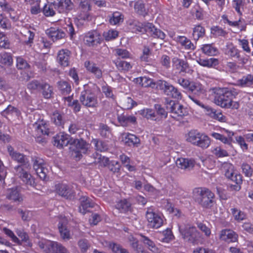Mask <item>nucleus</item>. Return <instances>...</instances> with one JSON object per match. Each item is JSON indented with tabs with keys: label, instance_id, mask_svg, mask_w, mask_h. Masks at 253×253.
Instances as JSON below:
<instances>
[{
	"label": "nucleus",
	"instance_id": "nucleus-1",
	"mask_svg": "<svg viewBox=\"0 0 253 253\" xmlns=\"http://www.w3.org/2000/svg\"><path fill=\"white\" fill-rule=\"evenodd\" d=\"M7 151L11 158L20 164V165L14 168L16 174L27 185H30L33 187H35V178L29 172L31 169V166L26 156L15 151L13 148L10 145L7 146Z\"/></svg>",
	"mask_w": 253,
	"mask_h": 253
},
{
	"label": "nucleus",
	"instance_id": "nucleus-2",
	"mask_svg": "<svg viewBox=\"0 0 253 253\" xmlns=\"http://www.w3.org/2000/svg\"><path fill=\"white\" fill-rule=\"evenodd\" d=\"M238 94L236 89L219 88L214 91V102L223 108L238 109L240 107L239 102L233 100Z\"/></svg>",
	"mask_w": 253,
	"mask_h": 253
},
{
	"label": "nucleus",
	"instance_id": "nucleus-3",
	"mask_svg": "<svg viewBox=\"0 0 253 253\" xmlns=\"http://www.w3.org/2000/svg\"><path fill=\"white\" fill-rule=\"evenodd\" d=\"M100 93V89L96 84L85 86L81 92L80 101L85 107H95L97 105V96Z\"/></svg>",
	"mask_w": 253,
	"mask_h": 253
},
{
	"label": "nucleus",
	"instance_id": "nucleus-4",
	"mask_svg": "<svg viewBox=\"0 0 253 253\" xmlns=\"http://www.w3.org/2000/svg\"><path fill=\"white\" fill-rule=\"evenodd\" d=\"M196 201L203 208L211 209L213 205L214 194L206 187H198L195 190Z\"/></svg>",
	"mask_w": 253,
	"mask_h": 253
},
{
	"label": "nucleus",
	"instance_id": "nucleus-5",
	"mask_svg": "<svg viewBox=\"0 0 253 253\" xmlns=\"http://www.w3.org/2000/svg\"><path fill=\"white\" fill-rule=\"evenodd\" d=\"M92 0H80L79 5V12L77 16V19L83 24L84 22L91 21L92 14L91 13Z\"/></svg>",
	"mask_w": 253,
	"mask_h": 253
},
{
	"label": "nucleus",
	"instance_id": "nucleus-6",
	"mask_svg": "<svg viewBox=\"0 0 253 253\" xmlns=\"http://www.w3.org/2000/svg\"><path fill=\"white\" fill-rule=\"evenodd\" d=\"M38 245L45 253H70L61 243L50 240L39 242Z\"/></svg>",
	"mask_w": 253,
	"mask_h": 253
},
{
	"label": "nucleus",
	"instance_id": "nucleus-7",
	"mask_svg": "<svg viewBox=\"0 0 253 253\" xmlns=\"http://www.w3.org/2000/svg\"><path fill=\"white\" fill-rule=\"evenodd\" d=\"M158 89L163 91L167 96L177 100L182 98V94L179 90L170 83L163 80H158Z\"/></svg>",
	"mask_w": 253,
	"mask_h": 253
},
{
	"label": "nucleus",
	"instance_id": "nucleus-8",
	"mask_svg": "<svg viewBox=\"0 0 253 253\" xmlns=\"http://www.w3.org/2000/svg\"><path fill=\"white\" fill-rule=\"evenodd\" d=\"M179 231L183 239L188 242L195 244L199 240L200 233L195 226L189 224L181 225L178 227Z\"/></svg>",
	"mask_w": 253,
	"mask_h": 253
},
{
	"label": "nucleus",
	"instance_id": "nucleus-9",
	"mask_svg": "<svg viewBox=\"0 0 253 253\" xmlns=\"http://www.w3.org/2000/svg\"><path fill=\"white\" fill-rule=\"evenodd\" d=\"M167 108L171 113V117L177 121H180L183 117L188 115V112L187 108L178 102L170 100Z\"/></svg>",
	"mask_w": 253,
	"mask_h": 253
},
{
	"label": "nucleus",
	"instance_id": "nucleus-10",
	"mask_svg": "<svg viewBox=\"0 0 253 253\" xmlns=\"http://www.w3.org/2000/svg\"><path fill=\"white\" fill-rule=\"evenodd\" d=\"M146 218L149 228L158 229L163 224V219L162 216L155 212L154 210L151 207L147 209Z\"/></svg>",
	"mask_w": 253,
	"mask_h": 253
},
{
	"label": "nucleus",
	"instance_id": "nucleus-11",
	"mask_svg": "<svg viewBox=\"0 0 253 253\" xmlns=\"http://www.w3.org/2000/svg\"><path fill=\"white\" fill-rule=\"evenodd\" d=\"M71 145L74 146L75 148L73 149L74 157L77 160H80L82 157V154L87 153L89 144L83 139H75L71 142Z\"/></svg>",
	"mask_w": 253,
	"mask_h": 253
},
{
	"label": "nucleus",
	"instance_id": "nucleus-12",
	"mask_svg": "<svg viewBox=\"0 0 253 253\" xmlns=\"http://www.w3.org/2000/svg\"><path fill=\"white\" fill-rule=\"evenodd\" d=\"M33 168L37 174L42 180H46L47 169L44 167V162L42 159L38 157L33 158Z\"/></svg>",
	"mask_w": 253,
	"mask_h": 253
},
{
	"label": "nucleus",
	"instance_id": "nucleus-13",
	"mask_svg": "<svg viewBox=\"0 0 253 253\" xmlns=\"http://www.w3.org/2000/svg\"><path fill=\"white\" fill-rule=\"evenodd\" d=\"M84 40L87 46L93 47L100 44L102 39L101 35L97 31L92 30L85 35Z\"/></svg>",
	"mask_w": 253,
	"mask_h": 253
},
{
	"label": "nucleus",
	"instance_id": "nucleus-14",
	"mask_svg": "<svg viewBox=\"0 0 253 253\" xmlns=\"http://www.w3.org/2000/svg\"><path fill=\"white\" fill-rule=\"evenodd\" d=\"M225 175L228 179H230L235 183V185L231 184V188L235 191H239L241 189L240 185L243 182L242 175L232 169H227Z\"/></svg>",
	"mask_w": 253,
	"mask_h": 253
},
{
	"label": "nucleus",
	"instance_id": "nucleus-15",
	"mask_svg": "<svg viewBox=\"0 0 253 253\" xmlns=\"http://www.w3.org/2000/svg\"><path fill=\"white\" fill-rule=\"evenodd\" d=\"M172 65L174 69L179 71L180 73H189L192 71L186 60L178 58L176 57L172 59Z\"/></svg>",
	"mask_w": 253,
	"mask_h": 253
},
{
	"label": "nucleus",
	"instance_id": "nucleus-16",
	"mask_svg": "<svg viewBox=\"0 0 253 253\" xmlns=\"http://www.w3.org/2000/svg\"><path fill=\"white\" fill-rule=\"evenodd\" d=\"M71 142H72V140L70 139L69 135L64 132H60L53 137L52 143L57 148H62L69 143L71 144Z\"/></svg>",
	"mask_w": 253,
	"mask_h": 253
},
{
	"label": "nucleus",
	"instance_id": "nucleus-17",
	"mask_svg": "<svg viewBox=\"0 0 253 253\" xmlns=\"http://www.w3.org/2000/svg\"><path fill=\"white\" fill-rule=\"evenodd\" d=\"M219 238L220 240L227 243L238 242V235L231 229H222L219 234Z\"/></svg>",
	"mask_w": 253,
	"mask_h": 253
},
{
	"label": "nucleus",
	"instance_id": "nucleus-18",
	"mask_svg": "<svg viewBox=\"0 0 253 253\" xmlns=\"http://www.w3.org/2000/svg\"><path fill=\"white\" fill-rule=\"evenodd\" d=\"M59 219L58 227L61 237L63 240H69L71 237L70 231L67 228V225L68 223V219L65 216H60L59 217Z\"/></svg>",
	"mask_w": 253,
	"mask_h": 253
},
{
	"label": "nucleus",
	"instance_id": "nucleus-19",
	"mask_svg": "<svg viewBox=\"0 0 253 253\" xmlns=\"http://www.w3.org/2000/svg\"><path fill=\"white\" fill-rule=\"evenodd\" d=\"M71 51L67 49H62L58 52L57 61L62 66L67 67L69 65Z\"/></svg>",
	"mask_w": 253,
	"mask_h": 253
},
{
	"label": "nucleus",
	"instance_id": "nucleus-20",
	"mask_svg": "<svg viewBox=\"0 0 253 253\" xmlns=\"http://www.w3.org/2000/svg\"><path fill=\"white\" fill-rule=\"evenodd\" d=\"M135 82L144 87H151L158 89V80L155 82L153 79L146 77H140L134 79Z\"/></svg>",
	"mask_w": 253,
	"mask_h": 253
},
{
	"label": "nucleus",
	"instance_id": "nucleus-21",
	"mask_svg": "<svg viewBox=\"0 0 253 253\" xmlns=\"http://www.w3.org/2000/svg\"><path fill=\"white\" fill-rule=\"evenodd\" d=\"M55 189L56 193L67 199H71L74 196V193L67 184H57L55 186Z\"/></svg>",
	"mask_w": 253,
	"mask_h": 253
},
{
	"label": "nucleus",
	"instance_id": "nucleus-22",
	"mask_svg": "<svg viewBox=\"0 0 253 253\" xmlns=\"http://www.w3.org/2000/svg\"><path fill=\"white\" fill-rule=\"evenodd\" d=\"M205 112L207 115L212 119L221 122H225L226 117L224 116L220 110H216L209 106L205 107Z\"/></svg>",
	"mask_w": 253,
	"mask_h": 253
},
{
	"label": "nucleus",
	"instance_id": "nucleus-23",
	"mask_svg": "<svg viewBox=\"0 0 253 253\" xmlns=\"http://www.w3.org/2000/svg\"><path fill=\"white\" fill-rule=\"evenodd\" d=\"M84 67L87 72L93 74L97 79L102 77V70L96 63L90 61H86L84 62Z\"/></svg>",
	"mask_w": 253,
	"mask_h": 253
},
{
	"label": "nucleus",
	"instance_id": "nucleus-24",
	"mask_svg": "<svg viewBox=\"0 0 253 253\" xmlns=\"http://www.w3.org/2000/svg\"><path fill=\"white\" fill-rule=\"evenodd\" d=\"M34 37L35 33L29 29H24L20 32V39L21 42L30 46L33 43Z\"/></svg>",
	"mask_w": 253,
	"mask_h": 253
},
{
	"label": "nucleus",
	"instance_id": "nucleus-25",
	"mask_svg": "<svg viewBox=\"0 0 253 253\" xmlns=\"http://www.w3.org/2000/svg\"><path fill=\"white\" fill-rule=\"evenodd\" d=\"M195 164L193 159L179 158L176 161L177 167L183 169L190 170L194 167Z\"/></svg>",
	"mask_w": 253,
	"mask_h": 253
},
{
	"label": "nucleus",
	"instance_id": "nucleus-26",
	"mask_svg": "<svg viewBox=\"0 0 253 253\" xmlns=\"http://www.w3.org/2000/svg\"><path fill=\"white\" fill-rule=\"evenodd\" d=\"M47 34L53 42L61 39L65 37V33L57 27H50L47 30Z\"/></svg>",
	"mask_w": 253,
	"mask_h": 253
},
{
	"label": "nucleus",
	"instance_id": "nucleus-27",
	"mask_svg": "<svg viewBox=\"0 0 253 253\" xmlns=\"http://www.w3.org/2000/svg\"><path fill=\"white\" fill-rule=\"evenodd\" d=\"M161 207L169 213H174L176 216H179L181 214L180 211L178 209H175L173 205L168 199H163L161 200Z\"/></svg>",
	"mask_w": 253,
	"mask_h": 253
},
{
	"label": "nucleus",
	"instance_id": "nucleus-28",
	"mask_svg": "<svg viewBox=\"0 0 253 253\" xmlns=\"http://www.w3.org/2000/svg\"><path fill=\"white\" fill-rule=\"evenodd\" d=\"M147 33L148 35H150L154 38H159L163 40L166 37L165 34L161 30L157 29L152 24L149 23L147 27Z\"/></svg>",
	"mask_w": 253,
	"mask_h": 253
},
{
	"label": "nucleus",
	"instance_id": "nucleus-29",
	"mask_svg": "<svg viewBox=\"0 0 253 253\" xmlns=\"http://www.w3.org/2000/svg\"><path fill=\"white\" fill-rule=\"evenodd\" d=\"M81 205L79 207V211L80 212L84 214L87 212L89 211L88 208H93L95 203L93 202L91 200L87 197H82L81 198Z\"/></svg>",
	"mask_w": 253,
	"mask_h": 253
},
{
	"label": "nucleus",
	"instance_id": "nucleus-30",
	"mask_svg": "<svg viewBox=\"0 0 253 253\" xmlns=\"http://www.w3.org/2000/svg\"><path fill=\"white\" fill-rule=\"evenodd\" d=\"M117 69L121 72H128L132 67L131 64L120 57H118L114 61Z\"/></svg>",
	"mask_w": 253,
	"mask_h": 253
},
{
	"label": "nucleus",
	"instance_id": "nucleus-31",
	"mask_svg": "<svg viewBox=\"0 0 253 253\" xmlns=\"http://www.w3.org/2000/svg\"><path fill=\"white\" fill-rule=\"evenodd\" d=\"M175 41L185 49L194 50L196 48V46L191 41L185 36H178L175 38Z\"/></svg>",
	"mask_w": 253,
	"mask_h": 253
},
{
	"label": "nucleus",
	"instance_id": "nucleus-32",
	"mask_svg": "<svg viewBox=\"0 0 253 253\" xmlns=\"http://www.w3.org/2000/svg\"><path fill=\"white\" fill-rule=\"evenodd\" d=\"M197 62L200 65L209 68H215L219 64L218 59L214 58H200Z\"/></svg>",
	"mask_w": 253,
	"mask_h": 253
},
{
	"label": "nucleus",
	"instance_id": "nucleus-33",
	"mask_svg": "<svg viewBox=\"0 0 253 253\" xmlns=\"http://www.w3.org/2000/svg\"><path fill=\"white\" fill-rule=\"evenodd\" d=\"M237 84L241 87H249L253 85V75L249 74L243 76L237 81Z\"/></svg>",
	"mask_w": 253,
	"mask_h": 253
},
{
	"label": "nucleus",
	"instance_id": "nucleus-34",
	"mask_svg": "<svg viewBox=\"0 0 253 253\" xmlns=\"http://www.w3.org/2000/svg\"><path fill=\"white\" fill-rule=\"evenodd\" d=\"M131 203L126 199H121L117 202L116 208L121 212L125 213L131 209Z\"/></svg>",
	"mask_w": 253,
	"mask_h": 253
},
{
	"label": "nucleus",
	"instance_id": "nucleus-35",
	"mask_svg": "<svg viewBox=\"0 0 253 253\" xmlns=\"http://www.w3.org/2000/svg\"><path fill=\"white\" fill-rule=\"evenodd\" d=\"M211 144L210 138L205 133H201L200 137L197 141L195 146L202 148L203 149L207 148Z\"/></svg>",
	"mask_w": 253,
	"mask_h": 253
},
{
	"label": "nucleus",
	"instance_id": "nucleus-36",
	"mask_svg": "<svg viewBox=\"0 0 253 253\" xmlns=\"http://www.w3.org/2000/svg\"><path fill=\"white\" fill-rule=\"evenodd\" d=\"M140 236L142 238L141 242H143L144 244L147 246V248L149 250H150L154 253H161V251L156 247L155 244L152 240L150 239L148 237L141 234H140Z\"/></svg>",
	"mask_w": 253,
	"mask_h": 253
},
{
	"label": "nucleus",
	"instance_id": "nucleus-37",
	"mask_svg": "<svg viewBox=\"0 0 253 253\" xmlns=\"http://www.w3.org/2000/svg\"><path fill=\"white\" fill-rule=\"evenodd\" d=\"M118 120L120 124L124 126H128L129 124H135L136 118L133 115H122L118 117Z\"/></svg>",
	"mask_w": 253,
	"mask_h": 253
},
{
	"label": "nucleus",
	"instance_id": "nucleus-38",
	"mask_svg": "<svg viewBox=\"0 0 253 253\" xmlns=\"http://www.w3.org/2000/svg\"><path fill=\"white\" fill-rule=\"evenodd\" d=\"M206 30L201 24L194 26L193 28L192 36L195 41H198L199 39L203 38L205 35Z\"/></svg>",
	"mask_w": 253,
	"mask_h": 253
},
{
	"label": "nucleus",
	"instance_id": "nucleus-39",
	"mask_svg": "<svg viewBox=\"0 0 253 253\" xmlns=\"http://www.w3.org/2000/svg\"><path fill=\"white\" fill-rule=\"evenodd\" d=\"M129 240L130 242L131 247L137 253H149L145 250L142 245L139 244V241L136 238L133 236H130L129 238Z\"/></svg>",
	"mask_w": 253,
	"mask_h": 253
},
{
	"label": "nucleus",
	"instance_id": "nucleus-40",
	"mask_svg": "<svg viewBox=\"0 0 253 253\" xmlns=\"http://www.w3.org/2000/svg\"><path fill=\"white\" fill-rule=\"evenodd\" d=\"M68 0H48V2L59 11V12L63 11L67 7Z\"/></svg>",
	"mask_w": 253,
	"mask_h": 253
},
{
	"label": "nucleus",
	"instance_id": "nucleus-41",
	"mask_svg": "<svg viewBox=\"0 0 253 253\" xmlns=\"http://www.w3.org/2000/svg\"><path fill=\"white\" fill-rule=\"evenodd\" d=\"M188 89L197 95H200L205 92L203 86L198 82H191Z\"/></svg>",
	"mask_w": 253,
	"mask_h": 253
},
{
	"label": "nucleus",
	"instance_id": "nucleus-42",
	"mask_svg": "<svg viewBox=\"0 0 253 253\" xmlns=\"http://www.w3.org/2000/svg\"><path fill=\"white\" fill-rule=\"evenodd\" d=\"M202 51L208 56H215L218 53V49L213 44H206L202 48Z\"/></svg>",
	"mask_w": 253,
	"mask_h": 253
},
{
	"label": "nucleus",
	"instance_id": "nucleus-43",
	"mask_svg": "<svg viewBox=\"0 0 253 253\" xmlns=\"http://www.w3.org/2000/svg\"><path fill=\"white\" fill-rule=\"evenodd\" d=\"M125 144L129 146L134 145L140 143V139L135 135L127 133L124 137Z\"/></svg>",
	"mask_w": 253,
	"mask_h": 253
},
{
	"label": "nucleus",
	"instance_id": "nucleus-44",
	"mask_svg": "<svg viewBox=\"0 0 253 253\" xmlns=\"http://www.w3.org/2000/svg\"><path fill=\"white\" fill-rule=\"evenodd\" d=\"M40 91H42L43 97L46 99L51 98L53 94L52 86L45 82H42V85Z\"/></svg>",
	"mask_w": 253,
	"mask_h": 253
},
{
	"label": "nucleus",
	"instance_id": "nucleus-45",
	"mask_svg": "<svg viewBox=\"0 0 253 253\" xmlns=\"http://www.w3.org/2000/svg\"><path fill=\"white\" fill-rule=\"evenodd\" d=\"M0 63L4 65H11L13 63V59L11 54L6 52H0Z\"/></svg>",
	"mask_w": 253,
	"mask_h": 253
},
{
	"label": "nucleus",
	"instance_id": "nucleus-46",
	"mask_svg": "<svg viewBox=\"0 0 253 253\" xmlns=\"http://www.w3.org/2000/svg\"><path fill=\"white\" fill-rule=\"evenodd\" d=\"M124 17V15L122 13L119 11L114 12L110 17L109 23L112 25H117L123 21Z\"/></svg>",
	"mask_w": 253,
	"mask_h": 253
},
{
	"label": "nucleus",
	"instance_id": "nucleus-47",
	"mask_svg": "<svg viewBox=\"0 0 253 253\" xmlns=\"http://www.w3.org/2000/svg\"><path fill=\"white\" fill-rule=\"evenodd\" d=\"M42 82H41L37 80H34L27 84V88L30 90L31 92L39 91L42 87Z\"/></svg>",
	"mask_w": 253,
	"mask_h": 253
},
{
	"label": "nucleus",
	"instance_id": "nucleus-48",
	"mask_svg": "<svg viewBox=\"0 0 253 253\" xmlns=\"http://www.w3.org/2000/svg\"><path fill=\"white\" fill-rule=\"evenodd\" d=\"M120 159L126 169L129 171H134L136 170L135 167L130 164V159L129 157L124 154L120 156Z\"/></svg>",
	"mask_w": 253,
	"mask_h": 253
},
{
	"label": "nucleus",
	"instance_id": "nucleus-49",
	"mask_svg": "<svg viewBox=\"0 0 253 253\" xmlns=\"http://www.w3.org/2000/svg\"><path fill=\"white\" fill-rule=\"evenodd\" d=\"M201 132L197 130H191L187 134L186 136V140L195 145L199 137Z\"/></svg>",
	"mask_w": 253,
	"mask_h": 253
},
{
	"label": "nucleus",
	"instance_id": "nucleus-50",
	"mask_svg": "<svg viewBox=\"0 0 253 253\" xmlns=\"http://www.w3.org/2000/svg\"><path fill=\"white\" fill-rule=\"evenodd\" d=\"M7 198L15 202H21L23 200L17 188L11 189L7 196Z\"/></svg>",
	"mask_w": 253,
	"mask_h": 253
},
{
	"label": "nucleus",
	"instance_id": "nucleus-51",
	"mask_svg": "<svg viewBox=\"0 0 253 253\" xmlns=\"http://www.w3.org/2000/svg\"><path fill=\"white\" fill-rule=\"evenodd\" d=\"M58 88L62 94L68 95L71 91V87L68 82L66 81H60L58 82Z\"/></svg>",
	"mask_w": 253,
	"mask_h": 253
},
{
	"label": "nucleus",
	"instance_id": "nucleus-52",
	"mask_svg": "<svg viewBox=\"0 0 253 253\" xmlns=\"http://www.w3.org/2000/svg\"><path fill=\"white\" fill-rule=\"evenodd\" d=\"M141 114L147 119L154 121H159V118L156 117V113L152 109H143L141 111Z\"/></svg>",
	"mask_w": 253,
	"mask_h": 253
},
{
	"label": "nucleus",
	"instance_id": "nucleus-53",
	"mask_svg": "<svg viewBox=\"0 0 253 253\" xmlns=\"http://www.w3.org/2000/svg\"><path fill=\"white\" fill-rule=\"evenodd\" d=\"M51 119L53 123L57 126H62L64 124L62 115L57 111L52 114Z\"/></svg>",
	"mask_w": 253,
	"mask_h": 253
},
{
	"label": "nucleus",
	"instance_id": "nucleus-54",
	"mask_svg": "<svg viewBox=\"0 0 253 253\" xmlns=\"http://www.w3.org/2000/svg\"><path fill=\"white\" fill-rule=\"evenodd\" d=\"M55 9L48 1L45 4L42 11L46 17L53 16L55 14Z\"/></svg>",
	"mask_w": 253,
	"mask_h": 253
},
{
	"label": "nucleus",
	"instance_id": "nucleus-55",
	"mask_svg": "<svg viewBox=\"0 0 253 253\" xmlns=\"http://www.w3.org/2000/svg\"><path fill=\"white\" fill-rule=\"evenodd\" d=\"M134 8L135 12L140 15H143L146 11L145 3L142 0H138L134 2Z\"/></svg>",
	"mask_w": 253,
	"mask_h": 253
},
{
	"label": "nucleus",
	"instance_id": "nucleus-56",
	"mask_svg": "<svg viewBox=\"0 0 253 253\" xmlns=\"http://www.w3.org/2000/svg\"><path fill=\"white\" fill-rule=\"evenodd\" d=\"M119 33L117 30L111 29L104 32L103 36L106 41H110L116 39L118 37Z\"/></svg>",
	"mask_w": 253,
	"mask_h": 253
},
{
	"label": "nucleus",
	"instance_id": "nucleus-57",
	"mask_svg": "<svg viewBox=\"0 0 253 253\" xmlns=\"http://www.w3.org/2000/svg\"><path fill=\"white\" fill-rule=\"evenodd\" d=\"M226 71L233 74L237 73L240 69L239 65L234 62H227L225 66Z\"/></svg>",
	"mask_w": 253,
	"mask_h": 253
},
{
	"label": "nucleus",
	"instance_id": "nucleus-58",
	"mask_svg": "<svg viewBox=\"0 0 253 253\" xmlns=\"http://www.w3.org/2000/svg\"><path fill=\"white\" fill-rule=\"evenodd\" d=\"M211 152L217 158L227 157L229 155L228 152L221 146L213 148Z\"/></svg>",
	"mask_w": 253,
	"mask_h": 253
},
{
	"label": "nucleus",
	"instance_id": "nucleus-59",
	"mask_svg": "<svg viewBox=\"0 0 253 253\" xmlns=\"http://www.w3.org/2000/svg\"><path fill=\"white\" fill-rule=\"evenodd\" d=\"M231 210L235 220L240 221L246 219V214L244 212L236 208L232 209Z\"/></svg>",
	"mask_w": 253,
	"mask_h": 253
},
{
	"label": "nucleus",
	"instance_id": "nucleus-60",
	"mask_svg": "<svg viewBox=\"0 0 253 253\" xmlns=\"http://www.w3.org/2000/svg\"><path fill=\"white\" fill-rule=\"evenodd\" d=\"M78 245L82 253H85L90 248V244L87 239H80L78 242Z\"/></svg>",
	"mask_w": 253,
	"mask_h": 253
},
{
	"label": "nucleus",
	"instance_id": "nucleus-61",
	"mask_svg": "<svg viewBox=\"0 0 253 253\" xmlns=\"http://www.w3.org/2000/svg\"><path fill=\"white\" fill-rule=\"evenodd\" d=\"M155 108L156 110V117L159 118V120L162 119H165L168 115L167 112L164 108H162L160 105H155Z\"/></svg>",
	"mask_w": 253,
	"mask_h": 253
},
{
	"label": "nucleus",
	"instance_id": "nucleus-62",
	"mask_svg": "<svg viewBox=\"0 0 253 253\" xmlns=\"http://www.w3.org/2000/svg\"><path fill=\"white\" fill-rule=\"evenodd\" d=\"M16 66L18 69L20 70L29 69L30 67L26 60L20 56L16 58Z\"/></svg>",
	"mask_w": 253,
	"mask_h": 253
},
{
	"label": "nucleus",
	"instance_id": "nucleus-63",
	"mask_svg": "<svg viewBox=\"0 0 253 253\" xmlns=\"http://www.w3.org/2000/svg\"><path fill=\"white\" fill-rule=\"evenodd\" d=\"M226 54L230 57L239 58L240 56V52L239 50L233 45L228 46Z\"/></svg>",
	"mask_w": 253,
	"mask_h": 253
},
{
	"label": "nucleus",
	"instance_id": "nucleus-64",
	"mask_svg": "<svg viewBox=\"0 0 253 253\" xmlns=\"http://www.w3.org/2000/svg\"><path fill=\"white\" fill-rule=\"evenodd\" d=\"M159 62L160 64L166 69H169L170 67V58L167 55H162L160 57Z\"/></svg>",
	"mask_w": 253,
	"mask_h": 253
}]
</instances>
